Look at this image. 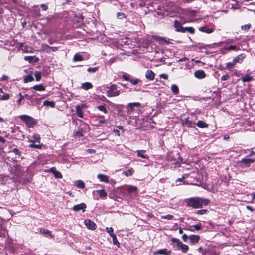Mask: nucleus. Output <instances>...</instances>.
I'll return each mask as SVG.
<instances>
[{"mask_svg": "<svg viewBox=\"0 0 255 255\" xmlns=\"http://www.w3.org/2000/svg\"><path fill=\"white\" fill-rule=\"evenodd\" d=\"M9 98V95L7 93H4L0 98L1 100H7Z\"/></svg>", "mask_w": 255, "mask_h": 255, "instance_id": "46", "label": "nucleus"}, {"mask_svg": "<svg viewBox=\"0 0 255 255\" xmlns=\"http://www.w3.org/2000/svg\"><path fill=\"white\" fill-rule=\"evenodd\" d=\"M137 190V188L133 186H129L128 188V191L129 194H131L132 192L136 191Z\"/></svg>", "mask_w": 255, "mask_h": 255, "instance_id": "34", "label": "nucleus"}, {"mask_svg": "<svg viewBox=\"0 0 255 255\" xmlns=\"http://www.w3.org/2000/svg\"><path fill=\"white\" fill-rule=\"evenodd\" d=\"M93 87L92 84L90 82H85L81 85V88L85 90H88Z\"/></svg>", "mask_w": 255, "mask_h": 255, "instance_id": "20", "label": "nucleus"}, {"mask_svg": "<svg viewBox=\"0 0 255 255\" xmlns=\"http://www.w3.org/2000/svg\"><path fill=\"white\" fill-rule=\"evenodd\" d=\"M99 124H103L105 123L106 120L103 119V117H100V119H97L96 120Z\"/></svg>", "mask_w": 255, "mask_h": 255, "instance_id": "51", "label": "nucleus"}, {"mask_svg": "<svg viewBox=\"0 0 255 255\" xmlns=\"http://www.w3.org/2000/svg\"><path fill=\"white\" fill-rule=\"evenodd\" d=\"M86 208V204L85 203H82L79 204L74 205L73 207V210L75 211H78L81 210H82L83 211H84Z\"/></svg>", "mask_w": 255, "mask_h": 255, "instance_id": "11", "label": "nucleus"}, {"mask_svg": "<svg viewBox=\"0 0 255 255\" xmlns=\"http://www.w3.org/2000/svg\"><path fill=\"white\" fill-rule=\"evenodd\" d=\"M96 108L98 109L100 111L104 112L105 114H107L108 113V111L106 109L105 105L97 106L96 107Z\"/></svg>", "mask_w": 255, "mask_h": 255, "instance_id": "31", "label": "nucleus"}, {"mask_svg": "<svg viewBox=\"0 0 255 255\" xmlns=\"http://www.w3.org/2000/svg\"><path fill=\"white\" fill-rule=\"evenodd\" d=\"M117 85L116 84H112L110 87L107 88L108 90L107 91V96L108 97H115L120 94V91L117 90Z\"/></svg>", "mask_w": 255, "mask_h": 255, "instance_id": "2", "label": "nucleus"}, {"mask_svg": "<svg viewBox=\"0 0 255 255\" xmlns=\"http://www.w3.org/2000/svg\"><path fill=\"white\" fill-rule=\"evenodd\" d=\"M122 77L125 81H129L131 84L134 85L137 84L141 81L140 79L137 78H130L128 75L123 74L122 75Z\"/></svg>", "mask_w": 255, "mask_h": 255, "instance_id": "5", "label": "nucleus"}, {"mask_svg": "<svg viewBox=\"0 0 255 255\" xmlns=\"http://www.w3.org/2000/svg\"><path fill=\"white\" fill-rule=\"evenodd\" d=\"M241 79H242V80L243 82H246L250 81L253 79V77L249 75H246L242 77Z\"/></svg>", "mask_w": 255, "mask_h": 255, "instance_id": "33", "label": "nucleus"}, {"mask_svg": "<svg viewBox=\"0 0 255 255\" xmlns=\"http://www.w3.org/2000/svg\"><path fill=\"white\" fill-rule=\"evenodd\" d=\"M178 246L180 248V249L183 253H186L189 250L188 246L187 245L183 244L182 242H181V244H179Z\"/></svg>", "mask_w": 255, "mask_h": 255, "instance_id": "26", "label": "nucleus"}, {"mask_svg": "<svg viewBox=\"0 0 255 255\" xmlns=\"http://www.w3.org/2000/svg\"><path fill=\"white\" fill-rule=\"evenodd\" d=\"M140 106V103L139 102H133V103H129L128 104V109L127 110V113L128 114H131L133 110V108L134 107H139Z\"/></svg>", "mask_w": 255, "mask_h": 255, "instance_id": "7", "label": "nucleus"}, {"mask_svg": "<svg viewBox=\"0 0 255 255\" xmlns=\"http://www.w3.org/2000/svg\"><path fill=\"white\" fill-rule=\"evenodd\" d=\"M29 141L32 143H34L35 142L40 143V137L38 134H34L31 136V139H29Z\"/></svg>", "mask_w": 255, "mask_h": 255, "instance_id": "21", "label": "nucleus"}, {"mask_svg": "<svg viewBox=\"0 0 255 255\" xmlns=\"http://www.w3.org/2000/svg\"><path fill=\"white\" fill-rule=\"evenodd\" d=\"M106 230L108 233H109V235L111 236V235L115 234L114 233V230L112 227H107Z\"/></svg>", "mask_w": 255, "mask_h": 255, "instance_id": "48", "label": "nucleus"}, {"mask_svg": "<svg viewBox=\"0 0 255 255\" xmlns=\"http://www.w3.org/2000/svg\"><path fill=\"white\" fill-rule=\"evenodd\" d=\"M189 239L192 244H195L199 242L200 236L196 235H191L189 236Z\"/></svg>", "mask_w": 255, "mask_h": 255, "instance_id": "12", "label": "nucleus"}, {"mask_svg": "<svg viewBox=\"0 0 255 255\" xmlns=\"http://www.w3.org/2000/svg\"><path fill=\"white\" fill-rule=\"evenodd\" d=\"M98 69L99 68L98 67H93V68H89L87 69V71L89 72L94 73V72H96L98 70Z\"/></svg>", "mask_w": 255, "mask_h": 255, "instance_id": "45", "label": "nucleus"}, {"mask_svg": "<svg viewBox=\"0 0 255 255\" xmlns=\"http://www.w3.org/2000/svg\"><path fill=\"white\" fill-rule=\"evenodd\" d=\"M146 152L145 150H137V156L141 157L144 159H147L148 158V156L146 154H144V153Z\"/></svg>", "mask_w": 255, "mask_h": 255, "instance_id": "22", "label": "nucleus"}, {"mask_svg": "<svg viewBox=\"0 0 255 255\" xmlns=\"http://www.w3.org/2000/svg\"><path fill=\"white\" fill-rule=\"evenodd\" d=\"M185 202L189 207L200 208L202 207L203 205H207L210 202V200L200 197H192L186 199Z\"/></svg>", "mask_w": 255, "mask_h": 255, "instance_id": "1", "label": "nucleus"}, {"mask_svg": "<svg viewBox=\"0 0 255 255\" xmlns=\"http://www.w3.org/2000/svg\"><path fill=\"white\" fill-rule=\"evenodd\" d=\"M245 58V55L244 54H241L234 58V63H241Z\"/></svg>", "mask_w": 255, "mask_h": 255, "instance_id": "15", "label": "nucleus"}, {"mask_svg": "<svg viewBox=\"0 0 255 255\" xmlns=\"http://www.w3.org/2000/svg\"><path fill=\"white\" fill-rule=\"evenodd\" d=\"M97 178L102 182H104L106 183L109 182V177L107 175H103L102 174H99L97 176Z\"/></svg>", "mask_w": 255, "mask_h": 255, "instance_id": "19", "label": "nucleus"}, {"mask_svg": "<svg viewBox=\"0 0 255 255\" xmlns=\"http://www.w3.org/2000/svg\"><path fill=\"white\" fill-rule=\"evenodd\" d=\"M24 59L29 63H36L39 61V58L36 56H27L24 57Z\"/></svg>", "mask_w": 255, "mask_h": 255, "instance_id": "14", "label": "nucleus"}, {"mask_svg": "<svg viewBox=\"0 0 255 255\" xmlns=\"http://www.w3.org/2000/svg\"><path fill=\"white\" fill-rule=\"evenodd\" d=\"M132 171L131 170H128L127 171H124L123 174H124L127 177L130 176L132 175Z\"/></svg>", "mask_w": 255, "mask_h": 255, "instance_id": "43", "label": "nucleus"}, {"mask_svg": "<svg viewBox=\"0 0 255 255\" xmlns=\"http://www.w3.org/2000/svg\"><path fill=\"white\" fill-rule=\"evenodd\" d=\"M32 88L34 90L39 91H44L45 90V87L43 86L42 84H39V85H36L33 86Z\"/></svg>", "mask_w": 255, "mask_h": 255, "instance_id": "27", "label": "nucleus"}, {"mask_svg": "<svg viewBox=\"0 0 255 255\" xmlns=\"http://www.w3.org/2000/svg\"><path fill=\"white\" fill-rule=\"evenodd\" d=\"M196 125L199 128H205L208 127V125L203 121L199 120L198 121Z\"/></svg>", "mask_w": 255, "mask_h": 255, "instance_id": "23", "label": "nucleus"}, {"mask_svg": "<svg viewBox=\"0 0 255 255\" xmlns=\"http://www.w3.org/2000/svg\"><path fill=\"white\" fill-rule=\"evenodd\" d=\"M179 160L181 162L183 159L181 157H178V161L173 162V165H174V168H177L180 166V163L179 162Z\"/></svg>", "mask_w": 255, "mask_h": 255, "instance_id": "37", "label": "nucleus"}, {"mask_svg": "<svg viewBox=\"0 0 255 255\" xmlns=\"http://www.w3.org/2000/svg\"><path fill=\"white\" fill-rule=\"evenodd\" d=\"M19 117L22 121L26 123L28 127H31L34 125V119L30 116L23 115L20 116Z\"/></svg>", "mask_w": 255, "mask_h": 255, "instance_id": "4", "label": "nucleus"}, {"mask_svg": "<svg viewBox=\"0 0 255 255\" xmlns=\"http://www.w3.org/2000/svg\"><path fill=\"white\" fill-rule=\"evenodd\" d=\"M173 216L171 215H165V216H162V219H168V220H170L171 219H172L173 218Z\"/></svg>", "mask_w": 255, "mask_h": 255, "instance_id": "59", "label": "nucleus"}, {"mask_svg": "<svg viewBox=\"0 0 255 255\" xmlns=\"http://www.w3.org/2000/svg\"><path fill=\"white\" fill-rule=\"evenodd\" d=\"M208 212V211L206 209H201L197 212V214L202 215Z\"/></svg>", "mask_w": 255, "mask_h": 255, "instance_id": "55", "label": "nucleus"}, {"mask_svg": "<svg viewBox=\"0 0 255 255\" xmlns=\"http://www.w3.org/2000/svg\"><path fill=\"white\" fill-rule=\"evenodd\" d=\"M234 61H233V62H228L227 63L226 65V69H229V70L232 71L234 67Z\"/></svg>", "mask_w": 255, "mask_h": 255, "instance_id": "38", "label": "nucleus"}, {"mask_svg": "<svg viewBox=\"0 0 255 255\" xmlns=\"http://www.w3.org/2000/svg\"><path fill=\"white\" fill-rule=\"evenodd\" d=\"M74 185L78 188L83 189L85 187V184L82 180H77L75 182Z\"/></svg>", "mask_w": 255, "mask_h": 255, "instance_id": "24", "label": "nucleus"}, {"mask_svg": "<svg viewBox=\"0 0 255 255\" xmlns=\"http://www.w3.org/2000/svg\"><path fill=\"white\" fill-rule=\"evenodd\" d=\"M174 27L175 28V30L176 31L181 33H184V27L181 26V24L179 21L175 20L174 22Z\"/></svg>", "mask_w": 255, "mask_h": 255, "instance_id": "8", "label": "nucleus"}, {"mask_svg": "<svg viewBox=\"0 0 255 255\" xmlns=\"http://www.w3.org/2000/svg\"><path fill=\"white\" fill-rule=\"evenodd\" d=\"M44 106H50L52 108L54 107L55 106V103L54 102L51 101H48V100H45L43 102Z\"/></svg>", "mask_w": 255, "mask_h": 255, "instance_id": "29", "label": "nucleus"}, {"mask_svg": "<svg viewBox=\"0 0 255 255\" xmlns=\"http://www.w3.org/2000/svg\"><path fill=\"white\" fill-rule=\"evenodd\" d=\"M194 75L198 79H203L206 77L205 72L202 70L195 71Z\"/></svg>", "mask_w": 255, "mask_h": 255, "instance_id": "9", "label": "nucleus"}, {"mask_svg": "<svg viewBox=\"0 0 255 255\" xmlns=\"http://www.w3.org/2000/svg\"><path fill=\"white\" fill-rule=\"evenodd\" d=\"M34 80V78L31 75H27L25 76L24 78V81L25 83H28L29 82H31Z\"/></svg>", "mask_w": 255, "mask_h": 255, "instance_id": "32", "label": "nucleus"}, {"mask_svg": "<svg viewBox=\"0 0 255 255\" xmlns=\"http://www.w3.org/2000/svg\"><path fill=\"white\" fill-rule=\"evenodd\" d=\"M84 106V105H82V106H80L79 105H77L76 106V112L77 113V116L81 118H83V113L82 109V108Z\"/></svg>", "mask_w": 255, "mask_h": 255, "instance_id": "16", "label": "nucleus"}, {"mask_svg": "<svg viewBox=\"0 0 255 255\" xmlns=\"http://www.w3.org/2000/svg\"><path fill=\"white\" fill-rule=\"evenodd\" d=\"M159 77L161 78H163L164 79H168V76L167 74H165V73H162V74H161L160 75H159Z\"/></svg>", "mask_w": 255, "mask_h": 255, "instance_id": "61", "label": "nucleus"}, {"mask_svg": "<svg viewBox=\"0 0 255 255\" xmlns=\"http://www.w3.org/2000/svg\"><path fill=\"white\" fill-rule=\"evenodd\" d=\"M29 147L30 148H37L40 149L41 148V146L40 145H37L34 144H31L29 145Z\"/></svg>", "mask_w": 255, "mask_h": 255, "instance_id": "54", "label": "nucleus"}, {"mask_svg": "<svg viewBox=\"0 0 255 255\" xmlns=\"http://www.w3.org/2000/svg\"><path fill=\"white\" fill-rule=\"evenodd\" d=\"M184 33L186 32H188L191 34H193L194 33V29L192 27H184Z\"/></svg>", "mask_w": 255, "mask_h": 255, "instance_id": "36", "label": "nucleus"}, {"mask_svg": "<svg viewBox=\"0 0 255 255\" xmlns=\"http://www.w3.org/2000/svg\"><path fill=\"white\" fill-rule=\"evenodd\" d=\"M255 160V158L254 159L249 158L248 156L246 158L243 159L242 160L239 161L237 163L238 166L239 167L244 168L246 167H249L251 164L253 163Z\"/></svg>", "mask_w": 255, "mask_h": 255, "instance_id": "3", "label": "nucleus"}, {"mask_svg": "<svg viewBox=\"0 0 255 255\" xmlns=\"http://www.w3.org/2000/svg\"><path fill=\"white\" fill-rule=\"evenodd\" d=\"M172 251L171 250H168L167 249H163L154 251L153 255H171Z\"/></svg>", "mask_w": 255, "mask_h": 255, "instance_id": "6", "label": "nucleus"}, {"mask_svg": "<svg viewBox=\"0 0 255 255\" xmlns=\"http://www.w3.org/2000/svg\"><path fill=\"white\" fill-rule=\"evenodd\" d=\"M74 135L80 137L83 136V133L81 131H77L74 133Z\"/></svg>", "mask_w": 255, "mask_h": 255, "instance_id": "52", "label": "nucleus"}, {"mask_svg": "<svg viewBox=\"0 0 255 255\" xmlns=\"http://www.w3.org/2000/svg\"><path fill=\"white\" fill-rule=\"evenodd\" d=\"M250 27H251V24H248L242 25L241 26V29H242V30H248L250 28Z\"/></svg>", "mask_w": 255, "mask_h": 255, "instance_id": "49", "label": "nucleus"}, {"mask_svg": "<svg viewBox=\"0 0 255 255\" xmlns=\"http://www.w3.org/2000/svg\"><path fill=\"white\" fill-rule=\"evenodd\" d=\"M229 78V75L228 74L224 75L221 77V80L222 81H226Z\"/></svg>", "mask_w": 255, "mask_h": 255, "instance_id": "58", "label": "nucleus"}, {"mask_svg": "<svg viewBox=\"0 0 255 255\" xmlns=\"http://www.w3.org/2000/svg\"><path fill=\"white\" fill-rule=\"evenodd\" d=\"M83 56L78 53L75 54L73 58V60L74 62L81 61L83 60Z\"/></svg>", "mask_w": 255, "mask_h": 255, "instance_id": "25", "label": "nucleus"}, {"mask_svg": "<svg viewBox=\"0 0 255 255\" xmlns=\"http://www.w3.org/2000/svg\"><path fill=\"white\" fill-rule=\"evenodd\" d=\"M117 18L119 19H123L126 17L125 14L123 12H118L116 14Z\"/></svg>", "mask_w": 255, "mask_h": 255, "instance_id": "42", "label": "nucleus"}, {"mask_svg": "<svg viewBox=\"0 0 255 255\" xmlns=\"http://www.w3.org/2000/svg\"><path fill=\"white\" fill-rule=\"evenodd\" d=\"M23 96H24V98H26L28 100H30L34 96V94L31 95H29L28 94H25L24 95H23Z\"/></svg>", "mask_w": 255, "mask_h": 255, "instance_id": "60", "label": "nucleus"}, {"mask_svg": "<svg viewBox=\"0 0 255 255\" xmlns=\"http://www.w3.org/2000/svg\"><path fill=\"white\" fill-rule=\"evenodd\" d=\"M87 228L91 230H94L96 229V224H85Z\"/></svg>", "mask_w": 255, "mask_h": 255, "instance_id": "41", "label": "nucleus"}, {"mask_svg": "<svg viewBox=\"0 0 255 255\" xmlns=\"http://www.w3.org/2000/svg\"><path fill=\"white\" fill-rule=\"evenodd\" d=\"M158 41L162 43H165V44H168L170 43L169 41V40H167L166 39V38H164V37H159L158 38Z\"/></svg>", "mask_w": 255, "mask_h": 255, "instance_id": "39", "label": "nucleus"}, {"mask_svg": "<svg viewBox=\"0 0 255 255\" xmlns=\"http://www.w3.org/2000/svg\"><path fill=\"white\" fill-rule=\"evenodd\" d=\"M34 13L36 17H39L41 16L39 9L35 10Z\"/></svg>", "mask_w": 255, "mask_h": 255, "instance_id": "62", "label": "nucleus"}, {"mask_svg": "<svg viewBox=\"0 0 255 255\" xmlns=\"http://www.w3.org/2000/svg\"><path fill=\"white\" fill-rule=\"evenodd\" d=\"M53 173L55 177L57 178H61L62 177L61 173L60 172L56 171L55 170H54V172H53Z\"/></svg>", "mask_w": 255, "mask_h": 255, "instance_id": "44", "label": "nucleus"}, {"mask_svg": "<svg viewBox=\"0 0 255 255\" xmlns=\"http://www.w3.org/2000/svg\"><path fill=\"white\" fill-rule=\"evenodd\" d=\"M145 76L146 79L152 81L154 79L155 74L151 70H148L146 71Z\"/></svg>", "mask_w": 255, "mask_h": 255, "instance_id": "13", "label": "nucleus"}, {"mask_svg": "<svg viewBox=\"0 0 255 255\" xmlns=\"http://www.w3.org/2000/svg\"><path fill=\"white\" fill-rule=\"evenodd\" d=\"M34 76L37 81H39L41 78V73L38 71H35Z\"/></svg>", "mask_w": 255, "mask_h": 255, "instance_id": "40", "label": "nucleus"}, {"mask_svg": "<svg viewBox=\"0 0 255 255\" xmlns=\"http://www.w3.org/2000/svg\"><path fill=\"white\" fill-rule=\"evenodd\" d=\"M50 47L49 45H48L46 44H42V47L44 50H45L47 52V50H48L50 48Z\"/></svg>", "mask_w": 255, "mask_h": 255, "instance_id": "57", "label": "nucleus"}, {"mask_svg": "<svg viewBox=\"0 0 255 255\" xmlns=\"http://www.w3.org/2000/svg\"><path fill=\"white\" fill-rule=\"evenodd\" d=\"M236 46L235 45H230L227 47H226L225 49L231 51V50H235V49H236Z\"/></svg>", "mask_w": 255, "mask_h": 255, "instance_id": "56", "label": "nucleus"}, {"mask_svg": "<svg viewBox=\"0 0 255 255\" xmlns=\"http://www.w3.org/2000/svg\"><path fill=\"white\" fill-rule=\"evenodd\" d=\"M199 29L201 32H205L208 34L211 33L214 31V29L213 28H209L206 26L201 27Z\"/></svg>", "mask_w": 255, "mask_h": 255, "instance_id": "18", "label": "nucleus"}, {"mask_svg": "<svg viewBox=\"0 0 255 255\" xmlns=\"http://www.w3.org/2000/svg\"><path fill=\"white\" fill-rule=\"evenodd\" d=\"M39 231L40 233L42 234H43L45 237H53V236L52 235L51 232L47 229H45L44 228H40L39 230Z\"/></svg>", "mask_w": 255, "mask_h": 255, "instance_id": "17", "label": "nucleus"}, {"mask_svg": "<svg viewBox=\"0 0 255 255\" xmlns=\"http://www.w3.org/2000/svg\"><path fill=\"white\" fill-rule=\"evenodd\" d=\"M171 241L173 243H176L177 244V245L178 246L179 244H181V241L177 239V238H173L171 239Z\"/></svg>", "mask_w": 255, "mask_h": 255, "instance_id": "53", "label": "nucleus"}, {"mask_svg": "<svg viewBox=\"0 0 255 255\" xmlns=\"http://www.w3.org/2000/svg\"><path fill=\"white\" fill-rule=\"evenodd\" d=\"M182 124L184 126H186L188 127H192L193 125L195 124V122H193L192 120L190 119L189 117L184 119L182 120Z\"/></svg>", "mask_w": 255, "mask_h": 255, "instance_id": "10", "label": "nucleus"}, {"mask_svg": "<svg viewBox=\"0 0 255 255\" xmlns=\"http://www.w3.org/2000/svg\"><path fill=\"white\" fill-rule=\"evenodd\" d=\"M40 6L42 8V9L44 11H46L48 9V7L47 5H46L45 4H41L40 5Z\"/></svg>", "mask_w": 255, "mask_h": 255, "instance_id": "63", "label": "nucleus"}, {"mask_svg": "<svg viewBox=\"0 0 255 255\" xmlns=\"http://www.w3.org/2000/svg\"><path fill=\"white\" fill-rule=\"evenodd\" d=\"M172 92L175 94L177 95L179 93V88L178 86L175 84L172 85L171 87Z\"/></svg>", "mask_w": 255, "mask_h": 255, "instance_id": "30", "label": "nucleus"}, {"mask_svg": "<svg viewBox=\"0 0 255 255\" xmlns=\"http://www.w3.org/2000/svg\"><path fill=\"white\" fill-rule=\"evenodd\" d=\"M188 238H189V237H188V236L185 234H183L182 236V239L184 242H186L188 240Z\"/></svg>", "mask_w": 255, "mask_h": 255, "instance_id": "64", "label": "nucleus"}, {"mask_svg": "<svg viewBox=\"0 0 255 255\" xmlns=\"http://www.w3.org/2000/svg\"><path fill=\"white\" fill-rule=\"evenodd\" d=\"M111 237L113 239V243L114 245L117 246L118 248L120 247V243L118 241V240L117 239V237L115 234L111 235Z\"/></svg>", "mask_w": 255, "mask_h": 255, "instance_id": "28", "label": "nucleus"}, {"mask_svg": "<svg viewBox=\"0 0 255 255\" xmlns=\"http://www.w3.org/2000/svg\"><path fill=\"white\" fill-rule=\"evenodd\" d=\"M58 50L57 47H50V48L47 50V53H51V52H55Z\"/></svg>", "mask_w": 255, "mask_h": 255, "instance_id": "47", "label": "nucleus"}, {"mask_svg": "<svg viewBox=\"0 0 255 255\" xmlns=\"http://www.w3.org/2000/svg\"><path fill=\"white\" fill-rule=\"evenodd\" d=\"M97 192L100 197H105L107 196L106 192L103 189L98 190Z\"/></svg>", "mask_w": 255, "mask_h": 255, "instance_id": "35", "label": "nucleus"}, {"mask_svg": "<svg viewBox=\"0 0 255 255\" xmlns=\"http://www.w3.org/2000/svg\"><path fill=\"white\" fill-rule=\"evenodd\" d=\"M20 98L17 100V102L18 104L20 105L22 100L24 99V96L22 95L21 93H19Z\"/></svg>", "mask_w": 255, "mask_h": 255, "instance_id": "50", "label": "nucleus"}]
</instances>
